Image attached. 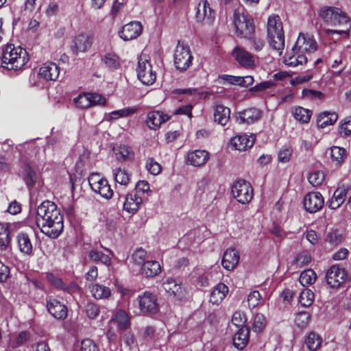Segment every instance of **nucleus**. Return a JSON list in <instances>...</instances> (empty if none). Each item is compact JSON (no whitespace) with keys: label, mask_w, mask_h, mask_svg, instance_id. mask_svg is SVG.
I'll return each instance as SVG.
<instances>
[{"label":"nucleus","mask_w":351,"mask_h":351,"mask_svg":"<svg viewBox=\"0 0 351 351\" xmlns=\"http://www.w3.org/2000/svg\"><path fill=\"white\" fill-rule=\"evenodd\" d=\"M36 223L40 231L48 237L56 239L64 228L63 216L56 205L45 201L36 210Z\"/></svg>","instance_id":"1"},{"label":"nucleus","mask_w":351,"mask_h":351,"mask_svg":"<svg viewBox=\"0 0 351 351\" xmlns=\"http://www.w3.org/2000/svg\"><path fill=\"white\" fill-rule=\"evenodd\" d=\"M317 43L313 36L300 33L298 38L289 52L284 59V63L289 66L303 65L308 60L307 56L315 52Z\"/></svg>","instance_id":"2"},{"label":"nucleus","mask_w":351,"mask_h":351,"mask_svg":"<svg viewBox=\"0 0 351 351\" xmlns=\"http://www.w3.org/2000/svg\"><path fill=\"white\" fill-rule=\"evenodd\" d=\"M267 40L269 46L278 52L282 53L285 47V36L282 23L279 16H269L267 25Z\"/></svg>","instance_id":"3"},{"label":"nucleus","mask_w":351,"mask_h":351,"mask_svg":"<svg viewBox=\"0 0 351 351\" xmlns=\"http://www.w3.org/2000/svg\"><path fill=\"white\" fill-rule=\"evenodd\" d=\"M28 60L27 53L21 47L9 44L3 49L2 66L8 70L21 69Z\"/></svg>","instance_id":"4"},{"label":"nucleus","mask_w":351,"mask_h":351,"mask_svg":"<svg viewBox=\"0 0 351 351\" xmlns=\"http://www.w3.org/2000/svg\"><path fill=\"white\" fill-rule=\"evenodd\" d=\"M232 24L237 36L240 38H250L254 32L253 20L245 12L242 5H239L234 9Z\"/></svg>","instance_id":"5"},{"label":"nucleus","mask_w":351,"mask_h":351,"mask_svg":"<svg viewBox=\"0 0 351 351\" xmlns=\"http://www.w3.org/2000/svg\"><path fill=\"white\" fill-rule=\"evenodd\" d=\"M319 18L330 25H343L348 24L350 18L341 9L335 7L324 6L318 13Z\"/></svg>","instance_id":"6"},{"label":"nucleus","mask_w":351,"mask_h":351,"mask_svg":"<svg viewBox=\"0 0 351 351\" xmlns=\"http://www.w3.org/2000/svg\"><path fill=\"white\" fill-rule=\"evenodd\" d=\"M193 56L190 48L179 41L174 51V65L180 71L186 70L191 64Z\"/></svg>","instance_id":"7"},{"label":"nucleus","mask_w":351,"mask_h":351,"mask_svg":"<svg viewBox=\"0 0 351 351\" xmlns=\"http://www.w3.org/2000/svg\"><path fill=\"white\" fill-rule=\"evenodd\" d=\"M231 191L233 197L242 204H248L253 198V189L251 184L244 180L234 182Z\"/></svg>","instance_id":"8"},{"label":"nucleus","mask_w":351,"mask_h":351,"mask_svg":"<svg viewBox=\"0 0 351 351\" xmlns=\"http://www.w3.org/2000/svg\"><path fill=\"white\" fill-rule=\"evenodd\" d=\"M88 183L95 193L99 194L106 199L112 198L113 191L107 180L101 178L99 174L92 173L88 178Z\"/></svg>","instance_id":"9"},{"label":"nucleus","mask_w":351,"mask_h":351,"mask_svg":"<svg viewBox=\"0 0 351 351\" xmlns=\"http://www.w3.org/2000/svg\"><path fill=\"white\" fill-rule=\"evenodd\" d=\"M136 73L138 80L146 85L152 84L156 79L152 64L145 56H140L138 59Z\"/></svg>","instance_id":"10"},{"label":"nucleus","mask_w":351,"mask_h":351,"mask_svg":"<svg viewBox=\"0 0 351 351\" xmlns=\"http://www.w3.org/2000/svg\"><path fill=\"white\" fill-rule=\"evenodd\" d=\"M348 278L344 267L339 265H332L327 271L326 278L327 284L332 288H339L345 283Z\"/></svg>","instance_id":"11"},{"label":"nucleus","mask_w":351,"mask_h":351,"mask_svg":"<svg viewBox=\"0 0 351 351\" xmlns=\"http://www.w3.org/2000/svg\"><path fill=\"white\" fill-rule=\"evenodd\" d=\"M106 98L97 93H82L74 98L73 102L79 108H88L95 105H104Z\"/></svg>","instance_id":"12"},{"label":"nucleus","mask_w":351,"mask_h":351,"mask_svg":"<svg viewBox=\"0 0 351 351\" xmlns=\"http://www.w3.org/2000/svg\"><path fill=\"white\" fill-rule=\"evenodd\" d=\"M137 300L139 308L142 313L154 314L158 312L157 297L154 293L145 291L139 295Z\"/></svg>","instance_id":"13"},{"label":"nucleus","mask_w":351,"mask_h":351,"mask_svg":"<svg viewBox=\"0 0 351 351\" xmlns=\"http://www.w3.org/2000/svg\"><path fill=\"white\" fill-rule=\"evenodd\" d=\"M324 204V199L319 192H311L304 199V206L306 211L315 213L319 211Z\"/></svg>","instance_id":"14"},{"label":"nucleus","mask_w":351,"mask_h":351,"mask_svg":"<svg viewBox=\"0 0 351 351\" xmlns=\"http://www.w3.org/2000/svg\"><path fill=\"white\" fill-rule=\"evenodd\" d=\"M232 56L240 66L250 69L254 66V56L244 48L237 46L232 51Z\"/></svg>","instance_id":"15"},{"label":"nucleus","mask_w":351,"mask_h":351,"mask_svg":"<svg viewBox=\"0 0 351 351\" xmlns=\"http://www.w3.org/2000/svg\"><path fill=\"white\" fill-rule=\"evenodd\" d=\"M143 31V27L140 22L132 21L123 25L119 32L121 38L125 41L136 38L141 35Z\"/></svg>","instance_id":"16"},{"label":"nucleus","mask_w":351,"mask_h":351,"mask_svg":"<svg viewBox=\"0 0 351 351\" xmlns=\"http://www.w3.org/2000/svg\"><path fill=\"white\" fill-rule=\"evenodd\" d=\"M262 117V112L255 108L245 109L238 112L237 121L239 124H251L258 121Z\"/></svg>","instance_id":"17"},{"label":"nucleus","mask_w":351,"mask_h":351,"mask_svg":"<svg viewBox=\"0 0 351 351\" xmlns=\"http://www.w3.org/2000/svg\"><path fill=\"white\" fill-rule=\"evenodd\" d=\"M46 277L49 282L58 290L68 293H73L79 290V287L75 282H70L69 285H66L62 279L55 276L51 273H47Z\"/></svg>","instance_id":"18"},{"label":"nucleus","mask_w":351,"mask_h":351,"mask_svg":"<svg viewBox=\"0 0 351 351\" xmlns=\"http://www.w3.org/2000/svg\"><path fill=\"white\" fill-rule=\"evenodd\" d=\"M60 74L59 66L53 62H47L39 69L38 75L46 81H55Z\"/></svg>","instance_id":"19"},{"label":"nucleus","mask_w":351,"mask_h":351,"mask_svg":"<svg viewBox=\"0 0 351 351\" xmlns=\"http://www.w3.org/2000/svg\"><path fill=\"white\" fill-rule=\"evenodd\" d=\"M198 23H210L213 19V11L207 0H201L197 7L195 14Z\"/></svg>","instance_id":"20"},{"label":"nucleus","mask_w":351,"mask_h":351,"mask_svg":"<svg viewBox=\"0 0 351 351\" xmlns=\"http://www.w3.org/2000/svg\"><path fill=\"white\" fill-rule=\"evenodd\" d=\"M255 141V136L252 134L237 135L231 140L232 146L237 150L245 151L253 146Z\"/></svg>","instance_id":"21"},{"label":"nucleus","mask_w":351,"mask_h":351,"mask_svg":"<svg viewBox=\"0 0 351 351\" xmlns=\"http://www.w3.org/2000/svg\"><path fill=\"white\" fill-rule=\"evenodd\" d=\"M143 202L142 197L134 191L127 194L123 203V209L129 213L134 214Z\"/></svg>","instance_id":"22"},{"label":"nucleus","mask_w":351,"mask_h":351,"mask_svg":"<svg viewBox=\"0 0 351 351\" xmlns=\"http://www.w3.org/2000/svg\"><path fill=\"white\" fill-rule=\"evenodd\" d=\"M47 307L49 312L57 319H64L67 315V307L53 298H49Z\"/></svg>","instance_id":"23"},{"label":"nucleus","mask_w":351,"mask_h":351,"mask_svg":"<svg viewBox=\"0 0 351 351\" xmlns=\"http://www.w3.org/2000/svg\"><path fill=\"white\" fill-rule=\"evenodd\" d=\"M208 158L209 154L206 150L196 149L187 154L188 163L195 167L204 165Z\"/></svg>","instance_id":"24"},{"label":"nucleus","mask_w":351,"mask_h":351,"mask_svg":"<svg viewBox=\"0 0 351 351\" xmlns=\"http://www.w3.org/2000/svg\"><path fill=\"white\" fill-rule=\"evenodd\" d=\"M239 258L238 251L233 248L228 249L223 254L221 264L226 269L232 270L239 263Z\"/></svg>","instance_id":"25"},{"label":"nucleus","mask_w":351,"mask_h":351,"mask_svg":"<svg viewBox=\"0 0 351 351\" xmlns=\"http://www.w3.org/2000/svg\"><path fill=\"white\" fill-rule=\"evenodd\" d=\"M92 37L88 34H80L74 40V51L75 53L86 52L91 46Z\"/></svg>","instance_id":"26"},{"label":"nucleus","mask_w":351,"mask_h":351,"mask_svg":"<svg viewBox=\"0 0 351 351\" xmlns=\"http://www.w3.org/2000/svg\"><path fill=\"white\" fill-rule=\"evenodd\" d=\"M168 119V115L163 114L159 111H152L148 113L146 123L150 129L156 130Z\"/></svg>","instance_id":"27"},{"label":"nucleus","mask_w":351,"mask_h":351,"mask_svg":"<svg viewBox=\"0 0 351 351\" xmlns=\"http://www.w3.org/2000/svg\"><path fill=\"white\" fill-rule=\"evenodd\" d=\"M230 116V110L228 108L217 104L214 108V119L215 121L221 125H226L229 121Z\"/></svg>","instance_id":"28"},{"label":"nucleus","mask_w":351,"mask_h":351,"mask_svg":"<svg viewBox=\"0 0 351 351\" xmlns=\"http://www.w3.org/2000/svg\"><path fill=\"white\" fill-rule=\"evenodd\" d=\"M89 290L92 296L96 300L107 299L111 295L110 288L99 283L90 285Z\"/></svg>","instance_id":"29"},{"label":"nucleus","mask_w":351,"mask_h":351,"mask_svg":"<svg viewBox=\"0 0 351 351\" xmlns=\"http://www.w3.org/2000/svg\"><path fill=\"white\" fill-rule=\"evenodd\" d=\"M228 292V287L223 283L217 285L210 295V302L213 304H219L226 297Z\"/></svg>","instance_id":"30"},{"label":"nucleus","mask_w":351,"mask_h":351,"mask_svg":"<svg viewBox=\"0 0 351 351\" xmlns=\"http://www.w3.org/2000/svg\"><path fill=\"white\" fill-rule=\"evenodd\" d=\"M249 339V329L241 327L233 337V344L239 350L243 349L247 343Z\"/></svg>","instance_id":"31"},{"label":"nucleus","mask_w":351,"mask_h":351,"mask_svg":"<svg viewBox=\"0 0 351 351\" xmlns=\"http://www.w3.org/2000/svg\"><path fill=\"white\" fill-rule=\"evenodd\" d=\"M163 288L165 291L170 295L178 297L179 298L182 296V287L174 279L167 278L163 282Z\"/></svg>","instance_id":"32"},{"label":"nucleus","mask_w":351,"mask_h":351,"mask_svg":"<svg viewBox=\"0 0 351 351\" xmlns=\"http://www.w3.org/2000/svg\"><path fill=\"white\" fill-rule=\"evenodd\" d=\"M338 115L334 112H324L321 113L317 119L318 128H324L333 125L337 120Z\"/></svg>","instance_id":"33"},{"label":"nucleus","mask_w":351,"mask_h":351,"mask_svg":"<svg viewBox=\"0 0 351 351\" xmlns=\"http://www.w3.org/2000/svg\"><path fill=\"white\" fill-rule=\"evenodd\" d=\"M346 197V190L344 188H338L328 202V207L333 210L337 209L344 202Z\"/></svg>","instance_id":"34"},{"label":"nucleus","mask_w":351,"mask_h":351,"mask_svg":"<svg viewBox=\"0 0 351 351\" xmlns=\"http://www.w3.org/2000/svg\"><path fill=\"white\" fill-rule=\"evenodd\" d=\"M160 265L156 261H146L142 265V273L147 277L155 276L160 272Z\"/></svg>","instance_id":"35"},{"label":"nucleus","mask_w":351,"mask_h":351,"mask_svg":"<svg viewBox=\"0 0 351 351\" xmlns=\"http://www.w3.org/2000/svg\"><path fill=\"white\" fill-rule=\"evenodd\" d=\"M136 111V108H125L117 110H114L105 116V119L108 121H112L119 118L126 117L133 114Z\"/></svg>","instance_id":"36"},{"label":"nucleus","mask_w":351,"mask_h":351,"mask_svg":"<svg viewBox=\"0 0 351 351\" xmlns=\"http://www.w3.org/2000/svg\"><path fill=\"white\" fill-rule=\"evenodd\" d=\"M293 117L298 121L308 123L311 117V112L300 106H295L291 110Z\"/></svg>","instance_id":"37"},{"label":"nucleus","mask_w":351,"mask_h":351,"mask_svg":"<svg viewBox=\"0 0 351 351\" xmlns=\"http://www.w3.org/2000/svg\"><path fill=\"white\" fill-rule=\"evenodd\" d=\"M19 250L21 252L29 254L32 252V245L28 235L25 233H20L17 237Z\"/></svg>","instance_id":"38"},{"label":"nucleus","mask_w":351,"mask_h":351,"mask_svg":"<svg viewBox=\"0 0 351 351\" xmlns=\"http://www.w3.org/2000/svg\"><path fill=\"white\" fill-rule=\"evenodd\" d=\"M316 279V273L311 269H307L300 274L299 280L303 287H308L314 284Z\"/></svg>","instance_id":"39"},{"label":"nucleus","mask_w":351,"mask_h":351,"mask_svg":"<svg viewBox=\"0 0 351 351\" xmlns=\"http://www.w3.org/2000/svg\"><path fill=\"white\" fill-rule=\"evenodd\" d=\"M90 259L95 263H101L109 267L111 265V258L109 255L106 254L97 250H90L88 254Z\"/></svg>","instance_id":"40"},{"label":"nucleus","mask_w":351,"mask_h":351,"mask_svg":"<svg viewBox=\"0 0 351 351\" xmlns=\"http://www.w3.org/2000/svg\"><path fill=\"white\" fill-rule=\"evenodd\" d=\"M23 176L27 186L32 188L36 181L37 176L36 172L27 164L23 167Z\"/></svg>","instance_id":"41"},{"label":"nucleus","mask_w":351,"mask_h":351,"mask_svg":"<svg viewBox=\"0 0 351 351\" xmlns=\"http://www.w3.org/2000/svg\"><path fill=\"white\" fill-rule=\"evenodd\" d=\"M116 158L119 161H125L133 158L132 149L126 145H120L114 149Z\"/></svg>","instance_id":"42"},{"label":"nucleus","mask_w":351,"mask_h":351,"mask_svg":"<svg viewBox=\"0 0 351 351\" xmlns=\"http://www.w3.org/2000/svg\"><path fill=\"white\" fill-rule=\"evenodd\" d=\"M322 342V338L314 332H310L306 339V344L311 351H316L319 349Z\"/></svg>","instance_id":"43"},{"label":"nucleus","mask_w":351,"mask_h":351,"mask_svg":"<svg viewBox=\"0 0 351 351\" xmlns=\"http://www.w3.org/2000/svg\"><path fill=\"white\" fill-rule=\"evenodd\" d=\"M8 226L7 223L0 222V247L5 250L10 243Z\"/></svg>","instance_id":"44"},{"label":"nucleus","mask_w":351,"mask_h":351,"mask_svg":"<svg viewBox=\"0 0 351 351\" xmlns=\"http://www.w3.org/2000/svg\"><path fill=\"white\" fill-rule=\"evenodd\" d=\"M112 321L117 322L121 329H125L130 326L128 315L123 310L118 311Z\"/></svg>","instance_id":"45"},{"label":"nucleus","mask_w":351,"mask_h":351,"mask_svg":"<svg viewBox=\"0 0 351 351\" xmlns=\"http://www.w3.org/2000/svg\"><path fill=\"white\" fill-rule=\"evenodd\" d=\"M315 297L313 292L309 289H304L299 296V302L304 307L310 306L313 301Z\"/></svg>","instance_id":"46"},{"label":"nucleus","mask_w":351,"mask_h":351,"mask_svg":"<svg viewBox=\"0 0 351 351\" xmlns=\"http://www.w3.org/2000/svg\"><path fill=\"white\" fill-rule=\"evenodd\" d=\"M103 60L106 66L110 70H117L120 66L119 58L114 53H106L104 56Z\"/></svg>","instance_id":"47"},{"label":"nucleus","mask_w":351,"mask_h":351,"mask_svg":"<svg viewBox=\"0 0 351 351\" xmlns=\"http://www.w3.org/2000/svg\"><path fill=\"white\" fill-rule=\"evenodd\" d=\"M114 177L115 181L121 185H127L130 180V175L128 172L121 168L114 170Z\"/></svg>","instance_id":"48"},{"label":"nucleus","mask_w":351,"mask_h":351,"mask_svg":"<svg viewBox=\"0 0 351 351\" xmlns=\"http://www.w3.org/2000/svg\"><path fill=\"white\" fill-rule=\"evenodd\" d=\"M311 319V315L306 311H301L295 314L294 322L300 328H304L307 326Z\"/></svg>","instance_id":"49"},{"label":"nucleus","mask_w":351,"mask_h":351,"mask_svg":"<svg viewBox=\"0 0 351 351\" xmlns=\"http://www.w3.org/2000/svg\"><path fill=\"white\" fill-rule=\"evenodd\" d=\"M346 149L338 146H333L330 148V156L333 161L337 164L343 162L346 158Z\"/></svg>","instance_id":"50"},{"label":"nucleus","mask_w":351,"mask_h":351,"mask_svg":"<svg viewBox=\"0 0 351 351\" xmlns=\"http://www.w3.org/2000/svg\"><path fill=\"white\" fill-rule=\"evenodd\" d=\"M267 319L264 315L257 313L254 318L252 325V330L256 333L261 332L266 326Z\"/></svg>","instance_id":"51"},{"label":"nucleus","mask_w":351,"mask_h":351,"mask_svg":"<svg viewBox=\"0 0 351 351\" xmlns=\"http://www.w3.org/2000/svg\"><path fill=\"white\" fill-rule=\"evenodd\" d=\"M308 180L313 186H319L324 180V173L322 171H314L309 173Z\"/></svg>","instance_id":"52"},{"label":"nucleus","mask_w":351,"mask_h":351,"mask_svg":"<svg viewBox=\"0 0 351 351\" xmlns=\"http://www.w3.org/2000/svg\"><path fill=\"white\" fill-rule=\"evenodd\" d=\"M146 169L153 176H157L162 171L161 165L153 158H149L145 163Z\"/></svg>","instance_id":"53"},{"label":"nucleus","mask_w":351,"mask_h":351,"mask_svg":"<svg viewBox=\"0 0 351 351\" xmlns=\"http://www.w3.org/2000/svg\"><path fill=\"white\" fill-rule=\"evenodd\" d=\"M343 240L342 234L339 230H333L328 232L326 236V241L332 245L336 246L340 244Z\"/></svg>","instance_id":"54"},{"label":"nucleus","mask_w":351,"mask_h":351,"mask_svg":"<svg viewBox=\"0 0 351 351\" xmlns=\"http://www.w3.org/2000/svg\"><path fill=\"white\" fill-rule=\"evenodd\" d=\"M84 311L89 319H95L99 314L100 308L99 305L90 302L86 305Z\"/></svg>","instance_id":"55"},{"label":"nucleus","mask_w":351,"mask_h":351,"mask_svg":"<svg viewBox=\"0 0 351 351\" xmlns=\"http://www.w3.org/2000/svg\"><path fill=\"white\" fill-rule=\"evenodd\" d=\"M311 255L306 251L298 253L295 256L294 261L298 266H304L308 265L311 261Z\"/></svg>","instance_id":"56"},{"label":"nucleus","mask_w":351,"mask_h":351,"mask_svg":"<svg viewBox=\"0 0 351 351\" xmlns=\"http://www.w3.org/2000/svg\"><path fill=\"white\" fill-rule=\"evenodd\" d=\"M262 300L261 293L258 291L251 292L247 297V302L250 308L256 307Z\"/></svg>","instance_id":"57"},{"label":"nucleus","mask_w":351,"mask_h":351,"mask_svg":"<svg viewBox=\"0 0 351 351\" xmlns=\"http://www.w3.org/2000/svg\"><path fill=\"white\" fill-rule=\"evenodd\" d=\"M147 252L142 248L136 249L132 254V258L136 264L143 265L146 258Z\"/></svg>","instance_id":"58"},{"label":"nucleus","mask_w":351,"mask_h":351,"mask_svg":"<svg viewBox=\"0 0 351 351\" xmlns=\"http://www.w3.org/2000/svg\"><path fill=\"white\" fill-rule=\"evenodd\" d=\"M246 322L245 316L240 311L235 312L232 317V323L237 327H245L244 324Z\"/></svg>","instance_id":"59"},{"label":"nucleus","mask_w":351,"mask_h":351,"mask_svg":"<svg viewBox=\"0 0 351 351\" xmlns=\"http://www.w3.org/2000/svg\"><path fill=\"white\" fill-rule=\"evenodd\" d=\"M81 351H99V349L92 339H85L81 342Z\"/></svg>","instance_id":"60"},{"label":"nucleus","mask_w":351,"mask_h":351,"mask_svg":"<svg viewBox=\"0 0 351 351\" xmlns=\"http://www.w3.org/2000/svg\"><path fill=\"white\" fill-rule=\"evenodd\" d=\"M250 43L252 48L256 52L263 49L265 46V41L263 38L258 37H250Z\"/></svg>","instance_id":"61"},{"label":"nucleus","mask_w":351,"mask_h":351,"mask_svg":"<svg viewBox=\"0 0 351 351\" xmlns=\"http://www.w3.org/2000/svg\"><path fill=\"white\" fill-rule=\"evenodd\" d=\"M339 129L341 134H343L344 136H350L351 134V117L342 120Z\"/></svg>","instance_id":"62"},{"label":"nucleus","mask_w":351,"mask_h":351,"mask_svg":"<svg viewBox=\"0 0 351 351\" xmlns=\"http://www.w3.org/2000/svg\"><path fill=\"white\" fill-rule=\"evenodd\" d=\"M292 150L289 147L282 148L278 153V160L282 162L289 161Z\"/></svg>","instance_id":"63"},{"label":"nucleus","mask_w":351,"mask_h":351,"mask_svg":"<svg viewBox=\"0 0 351 351\" xmlns=\"http://www.w3.org/2000/svg\"><path fill=\"white\" fill-rule=\"evenodd\" d=\"M149 191V184L145 180H139L135 187L134 193L141 192L143 193H147Z\"/></svg>","instance_id":"64"}]
</instances>
